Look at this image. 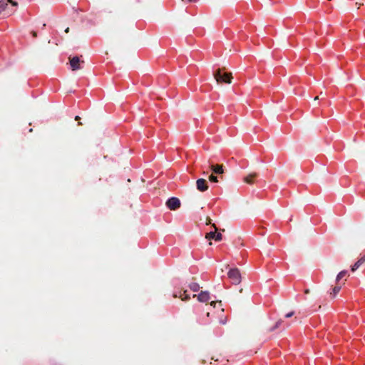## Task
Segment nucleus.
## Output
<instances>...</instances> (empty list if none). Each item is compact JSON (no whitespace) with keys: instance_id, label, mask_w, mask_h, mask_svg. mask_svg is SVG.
I'll list each match as a JSON object with an SVG mask.
<instances>
[{"instance_id":"1","label":"nucleus","mask_w":365,"mask_h":365,"mask_svg":"<svg viewBox=\"0 0 365 365\" xmlns=\"http://www.w3.org/2000/svg\"><path fill=\"white\" fill-rule=\"evenodd\" d=\"M212 75L218 84L231 83L232 82V74L227 72V70H215Z\"/></svg>"},{"instance_id":"2","label":"nucleus","mask_w":365,"mask_h":365,"mask_svg":"<svg viewBox=\"0 0 365 365\" xmlns=\"http://www.w3.org/2000/svg\"><path fill=\"white\" fill-rule=\"evenodd\" d=\"M227 276L234 284H239L241 282V274L237 268L230 269Z\"/></svg>"},{"instance_id":"3","label":"nucleus","mask_w":365,"mask_h":365,"mask_svg":"<svg viewBox=\"0 0 365 365\" xmlns=\"http://www.w3.org/2000/svg\"><path fill=\"white\" fill-rule=\"evenodd\" d=\"M180 201L178 198L173 197L166 202V206L171 210H175L180 207Z\"/></svg>"},{"instance_id":"4","label":"nucleus","mask_w":365,"mask_h":365,"mask_svg":"<svg viewBox=\"0 0 365 365\" xmlns=\"http://www.w3.org/2000/svg\"><path fill=\"white\" fill-rule=\"evenodd\" d=\"M70 65L71 68H79L81 67L85 66L84 61H81L78 56H74L70 59Z\"/></svg>"},{"instance_id":"5","label":"nucleus","mask_w":365,"mask_h":365,"mask_svg":"<svg viewBox=\"0 0 365 365\" xmlns=\"http://www.w3.org/2000/svg\"><path fill=\"white\" fill-rule=\"evenodd\" d=\"M196 187H197V189L200 192H205V191L207 190L208 185H207V180L203 178H200V179L197 180Z\"/></svg>"},{"instance_id":"6","label":"nucleus","mask_w":365,"mask_h":365,"mask_svg":"<svg viewBox=\"0 0 365 365\" xmlns=\"http://www.w3.org/2000/svg\"><path fill=\"white\" fill-rule=\"evenodd\" d=\"M193 297L197 298V300L200 302H207L210 300V293L207 291H202L198 295L193 294Z\"/></svg>"},{"instance_id":"7","label":"nucleus","mask_w":365,"mask_h":365,"mask_svg":"<svg viewBox=\"0 0 365 365\" xmlns=\"http://www.w3.org/2000/svg\"><path fill=\"white\" fill-rule=\"evenodd\" d=\"M257 176H258V174L257 173H250L249 175H247V176H245L243 178V181L245 183L252 185L255 182V181H254L255 178H257Z\"/></svg>"},{"instance_id":"8","label":"nucleus","mask_w":365,"mask_h":365,"mask_svg":"<svg viewBox=\"0 0 365 365\" xmlns=\"http://www.w3.org/2000/svg\"><path fill=\"white\" fill-rule=\"evenodd\" d=\"M210 168L215 174H222L224 173L222 165H211Z\"/></svg>"},{"instance_id":"9","label":"nucleus","mask_w":365,"mask_h":365,"mask_svg":"<svg viewBox=\"0 0 365 365\" xmlns=\"http://www.w3.org/2000/svg\"><path fill=\"white\" fill-rule=\"evenodd\" d=\"M8 2H11L14 6H16V2H13L11 0H1L0 1V14L5 10L8 6Z\"/></svg>"},{"instance_id":"10","label":"nucleus","mask_w":365,"mask_h":365,"mask_svg":"<svg viewBox=\"0 0 365 365\" xmlns=\"http://www.w3.org/2000/svg\"><path fill=\"white\" fill-rule=\"evenodd\" d=\"M212 227L214 228V231H211L206 234L205 238L210 240H215V236L216 234V231L217 230V228L215 225V224H212Z\"/></svg>"},{"instance_id":"11","label":"nucleus","mask_w":365,"mask_h":365,"mask_svg":"<svg viewBox=\"0 0 365 365\" xmlns=\"http://www.w3.org/2000/svg\"><path fill=\"white\" fill-rule=\"evenodd\" d=\"M365 262V255L361 257L352 267L351 271L354 272L362 264Z\"/></svg>"},{"instance_id":"12","label":"nucleus","mask_w":365,"mask_h":365,"mask_svg":"<svg viewBox=\"0 0 365 365\" xmlns=\"http://www.w3.org/2000/svg\"><path fill=\"white\" fill-rule=\"evenodd\" d=\"M189 287L192 292H198L200 288V285L196 282L190 283Z\"/></svg>"},{"instance_id":"13","label":"nucleus","mask_w":365,"mask_h":365,"mask_svg":"<svg viewBox=\"0 0 365 365\" xmlns=\"http://www.w3.org/2000/svg\"><path fill=\"white\" fill-rule=\"evenodd\" d=\"M341 286H335L333 289H332V292L330 293V295L332 297H335L336 296V294L339 292L340 289H341Z\"/></svg>"},{"instance_id":"14","label":"nucleus","mask_w":365,"mask_h":365,"mask_svg":"<svg viewBox=\"0 0 365 365\" xmlns=\"http://www.w3.org/2000/svg\"><path fill=\"white\" fill-rule=\"evenodd\" d=\"M347 274V271L343 270L341 271L336 276V281L338 282H339L344 277H345Z\"/></svg>"},{"instance_id":"15","label":"nucleus","mask_w":365,"mask_h":365,"mask_svg":"<svg viewBox=\"0 0 365 365\" xmlns=\"http://www.w3.org/2000/svg\"><path fill=\"white\" fill-rule=\"evenodd\" d=\"M282 322H283V321L282 319L278 320L276 322V324H274V326H273L272 327L269 329V331H273L276 329L279 328L280 327V325L282 324Z\"/></svg>"},{"instance_id":"16","label":"nucleus","mask_w":365,"mask_h":365,"mask_svg":"<svg viewBox=\"0 0 365 365\" xmlns=\"http://www.w3.org/2000/svg\"><path fill=\"white\" fill-rule=\"evenodd\" d=\"M179 297L182 300V301H187L190 299V296L187 294V291H184L182 294H180Z\"/></svg>"},{"instance_id":"17","label":"nucleus","mask_w":365,"mask_h":365,"mask_svg":"<svg viewBox=\"0 0 365 365\" xmlns=\"http://www.w3.org/2000/svg\"><path fill=\"white\" fill-rule=\"evenodd\" d=\"M209 180L211 181V182H218V178H217V176L214 175L213 174H211L209 176Z\"/></svg>"},{"instance_id":"18","label":"nucleus","mask_w":365,"mask_h":365,"mask_svg":"<svg viewBox=\"0 0 365 365\" xmlns=\"http://www.w3.org/2000/svg\"><path fill=\"white\" fill-rule=\"evenodd\" d=\"M222 239V235L221 233H216L215 236V241H221Z\"/></svg>"},{"instance_id":"19","label":"nucleus","mask_w":365,"mask_h":365,"mask_svg":"<svg viewBox=\"0 0 365 365\" xmlns=\"http://www.w3.org/2000/svg\"><path fill=\"white\" fill-rule=\"evenodd\" d=\"M294 312H289L287 313L286 315H285V317L286 318H289L291 317H292L294 315Z\"/></svg>"},{"instance_id":"20","label":"nucleus","mask_w":365,"mask_h":365,"mask_svg":"<svg viewBox=\"0 0 365 365\" xmlns=\"http://www.w3.org/2000/svg\"><path fill=\"white\" fill-rule=\"evenodd\" d=\"M210 224H211V219L210 217H207L206 225H210Z\"/></svg>"},{"instance_id":"21","label":"nucleus","mask_w":365,"mask_h":365,"mask_svg":"<svg viewBox=\"0 0 365 365\" xmlns=\"http://www.w3.org/2000/svg\"><path fill=\"white\" fill-rule=\"evenodd\" d=\"M216 303H217V302L212 301L210 302V305L215 306Z\"/></svg>"},{"instance_id":"22","label":"nucleus","mask_w":365,"mask_h":365,"mask_svg":"<svg viewBox=\"0 0 365 365\" xmlns=\"http://www.w3.org/2000/svg\"><path fill=\"white\" fill-rule=\"evenodd\" d=\"M80 119H81V118H80L78 115H76V116L75 117V120H78V121Z\"/></svg>"},{"instance_id":"23","label":"nucleus","mask_w":365,"mask_h":365,"mask_svg":"<svg viewBox=\"0 0 365 365\" xmlns=\"http://www.w3.org/2000/svg\"><path fill=\"white\" fill-rule=\"evenodd\" d=\"M187 1H190V2H196V1H197L198 0H187Z\"/></svg>"},{"instance_id":"24","label":"nucleus","mask_w":365,"mask_h":365,"mask_svg":"<svg viewBox=\"0 0 365 365\" xmlns=\"http://www.w3.org/2000/svg\"><path fill=\"white\" fill-rule=\"evenodd\" d=\"M304 293H305V294H309V289H306V290L304 291Z\"/></svg>"},{"instance_id":"25","label":"nucleus","mask_w":365,"mask_h":365,"mask_svg":"<svg viewBox=\"0 0 365 365\" xmlns=\"http://www.w3.org/2000/svg\"><path fill=\"white\" fill-rule=\"evenodd\" d=\"M68 31H69V28L66 29L65 32L68 33Z\"/></svg>"},{"instance_id":"26","label":"nucleus","mask_w":365,"mask_h":365,"mask_svg":"<svg viewBox=\"0 0 365 365\" xmlns=\"http://www.w3.org/2000/svg\"><path fill=\"white\" fill-rule=\"evenodd\" d=\"M173 297H174V298H177V297H178V296L177 294H173Z\"/></svg>"},{"instance_id":"27","label":"nucleus","mask_w":365,"mask_h":365,"mask_svg":"<svg viewBox=\"0 0 365 365\" xmlns=\"http://www.w3.org/2000/svg\"><path fill=\"white\" fill-rule=\"evenodd\" d=\"M318 99H319V96H316V97L314 98V100H315V101H317V100H318Z\"/></svg>"},{"instance_id":"28","label":"nucleus","mask_w":365,"mask_h":365,"mask_svg":"<svg viewBox=\"0 0 365 365\" xmlns=\"http://www.w3.org/2000/svg\"><path fill=\"white\" fill-rule=\"evenodd\" d=\"M46 26V24H44L43 26H42V28H44Z\"/></svg>"},{"instance_id":"29","label":"nucleus","mask_w":365,"mask_h":365,"mask_svg":"<svg viewBox=\"0 0 365 365\" xmlns=\"http://www.w3.org/2000/svg\"><path fill=\"white\" fill-rule=\"evenodd\" d=\"M46 26V24H44L43 26H42V28H44Z\"/></svg>"}]
</instances>
